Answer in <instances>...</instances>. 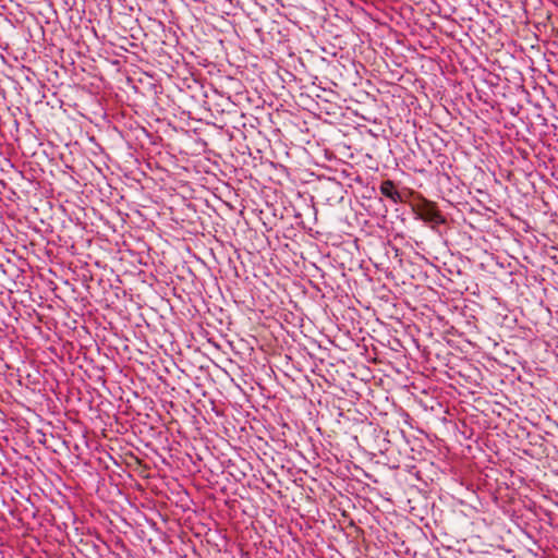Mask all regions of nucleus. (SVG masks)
Returning a JSON list of instances; mask_svg holds the SVG:
<instances>
[{
	"label": "nucleus",
	"mask_w": 558,
	"mask_h": 558,
	"mask_svg": "<svg viewBox=\"0 0 558 558\" xmlns=\"http://www.w3.org/2000/svg\"><path fill=\"white\" fill-rule=\"evenodd\" d=\"M418 216L422 220L426 222H434L436 225H440L445 222L444 217L437 210L436 206L430 202H425L422 206L418 207Z\"/></svg>",
	"instance_id": "obj_1"
},
{
	"label": "nucleus",
	"mask_w": 558,
	"mask_h": 558,
	"mask_svg": "<svg viewBox=\"0 0 558 558\" xmlns=\"http://www.w3.org/2000/svg\"><path fill=\"white\" fill-rule=\"evenodd\" d=\"M380 192L395 203L401 201L400 193L396 190L395 183L390 180H386L380 184Z\"/></svg>",
	"instance_id": "obj_2"
}]
</instances>
